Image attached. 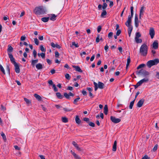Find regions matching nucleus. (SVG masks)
I'll return each mask as SVG.
<instances>
[{
	"mask_svg": "<svg viewBox=\"0 0 159 159\" xmlns=\"http://www.w3.org/2000/svg\"><path fill=\"white\" fill-rule=\"evenodd\" d=\"M47 11L43 6L36 7L34 10V13L37 15H42L46 13Z\"/></svg>",
	"mask_w": 159,
	"mask_h": 159,
	"instance_id": "1",
	"label": "nucleus"
},
{
	"mask_svg": "<svg viewBox=\"0 0 159 159\" xmlns=\"http://www.w3.org/2000/svg\"><path fill=\"white\" fill-rule=\"evenodd\" d=\"M148 47L146 44H142L139 50V52L141 55L144 57L146 56L148 53Z\"/></svg>",
	"mask_w": 159,
	"mask_h": 159,
	"instance_id": "2",
	"label": "nucleus"
},
{
	"mask_svg": "<svg viewBox=\"0 0 159 159\" xmlns=\"http://www.w3.org/2000/svg\"><path fill=\"white\" fill-rule=\"evenodd\" d=\"M133 9L134 7L133 6L130 7L131 15L128 16V20L125 23V25L128 27L132 26L131 25V19L133 15Z\"/></svg>",
	"mask_w": 159,
	"mask_h": 159,
	"instance_id": "3",
	"label": "nucleus"
},
{
	"mask_svg": "<svg viewBox=\"0 0 159 159\" xmlns=\"http://www.w3.org/2000/svg\"><path fill=\"white\" fill-rule=\"evenodd\" d=\"M159 63V59H155L154 60H151L148 61L147 65L149 67H151L152 66L156 65Z\"/></svg>",
	"mask_w": 159,
	"mask_h": 159,
	"instance_id": "4",
	"label": "nucleus"
},
{
	"mask_svg": "<svg viewBox=\"0 0 159 159\" xmlns=\"http://www.w3.org/2000/svg\"><path fill=\"white\" fill-rule=\"evenodd\" d=\"M138 73L144 77H146L150 74V73L149 72L143 69H141L139 70L138 72Z\"/></svg>",
	"mask_w": 159,
	"mask_h": 159,
	"instance_id": "5",
	"label": "nucleus"
},
{
	"mask_svg": "<svg viewBox=\"0 0 159 159\" xmlns=\"http://www.w3.org/2000/svg\"><path fill=\"white\" fill-rule=\"evenodd\" d=\"M72 144L79 151H83V149L82 148L79 147L78 145L74 141H73L72 142Z\"/></svg>",
	"mask_w": 159,
	"mask_h": 159,
	"instance_id": "6",
	"label": "nucleus"
},
{
	"mask_svg": "<svg viewBox=\"0 0 159 159\" xmlns=\"http://www.w3.org/2000/svg\"><path fill=\"white\" fill-rule=\"evenodd\" d=\"M111 120L114 123H117L121 121V120L119 118H116L115 117L111 116L110 117Z\"/></svg>",
	"mask_w": 159,
	"mask_h": 159,
	"instance_id": "7",
	"label": "nucleus"
},
{
	"mask_svg": "<svg viewBox=\"0 0 159 159\" xmlns=\"http://www.w3.org/2000/svg\"><path fill=\"white\" fill-rule=\"evenodd\" d=\"M149 34L151 38L153 39L155 35V32L154 29L153 28H150L149 30Z\"/></svg>",
	"mask_w": 159,
	"mask_h": 159,
	"instance_id": "8",
	"label": "nucleus"
},
{
	"mask_svg": "<svg viewBox=\"0 0 159 159\" xmlns=\"http://www.w3.org/2000/svg\"><path fill=\"white\" fill-rule=\"evenodd\" d=\"M158 47V41L157 40H155L152 44V48L154 49H157Z\"/></svg>",
	"mask_w": 159,
	"mask_h": 159,
	"instance_id": "9",
	"label": "nucleus"
},
{
	"mask_svg": "<svg viewBox=\"0 0 159 159\" xmlns=\"http://www.w3.org/2000/svg\"><path fill=\"white\" fill-rule=\"evenodd\" d=\"M10 59L11 62L14 65L17 63L15 61V60L12 54H9L8 55Z\"/></svg>",
	"mask_w": 159,
	"mask_h": 159,
	"instance_id": "10",
	"label": "nucleus"
},
{
	"mask_svg": "<svg viewBox=\"0 0 159 159\" xmlns=\"http://www.w3.org/2000/svg\"><path fill=\"white\" fill-rule=\"evenodd\" d=\"M14 66L15 72L17 73H19L20 72V70L19 65L16 63L14 64Z\"/></svg>",
	"mask_w": 159,
	"mask_h": 159,
	"instance_id": "11",
	"label": "nucleus"
},
{
	"mask_svg": "<svg viewBox=\"0 0 159 159\" xmlns=\"http://www.w3.org/2000/svg\"><path fill=\"white\" fill-rule=\"evenodd\" d=\"M144 99L143 98H142L138 102L137 104V106L138 107H141L143 105L144 102Z\"/></svg>",
	"mask_w": 159,
	"mask_h": 159,
	"instance_id": "12",
	"label": "nucleus"
},
{
	"mask_svg": "<svg viewBox=\"0 0 159 159\" xmlns=\"http://www.w3.org/2000/svg\"><path fill=\"white\" fill-rule=\"evenodd\" d=\"M134 23H135V26L137 28L139 26V19L138 18L136 15H135V19H134Z\"/></svg>",
	"mask_w": 159,
	"mask_h": 159,
	"instance_id": "13",
	"label": "nucleus"
},
{
	"mask_svg": "<svg viewBox=\"0 0 159 159\" xmlns=\"http://www.w3.org/2000/svg\"><path fill=\"white\" fill-rule=\"evenodd\" d=\"M51 45L52 47L54 48H56L59 49H60L61 48V47L57 43L55 44L53 42L51 43Z\"/></svg>",
	"mask_w": 159,
	"mask_h": 159,
	"instance_id": "14",
	"label": "nucleus"
},
{
	"mask_svg": "<svg viewBox=\"0 0 159 159\" xmlns=\"http://www.w3.org/2000/svg\"><path fill=\"white\" fill-rule=\"evenodd\" d=\"M8 48L7 50L8 55L9 54H12L11 52L13 51V48L11 46L8 45Z\"/></svg>",
	"mask_w": 159,
	"mask_h": 159,
	"instance_id": "15",
	"label": "nucleus"
},
{
	"mask_svg": "<svg viewBox=\"0 0 159 159\" xmlns=\"http://www.w3.org/2000/svg\"><path fill=\"white\" fill-rule=\"evenodd\" d=\"M98 86L99 88L101 89H103L104 86V84L101 82H98Z\"/></svg>",
	"mask_w": 159,
	"mask_h": 159,
	"instance_id": "16",
	"label": "nucleus"
},
{
	"mask_svg": "<svg viewBox=\"0 0 159 159\" xmlns=\"http://www.w3.org/2000/svg\"><path fill=\"white\" fill-rule=\"evenodd\" d=\"M73 67L75 69V70L76 71L82 72H83L82 70L80 69V67L78 66H73Z\"/></svg>",
	"mask_w": 159,
	"mask_h": 159,
	"instance_id": "17",
	"label": "nucleus"
},
{
	"mask_svg": "<svg viewBox=\"0 0 159 159\" xmlns=\"http://www.w3.org/2000/svg\"><path fill=\"white\" fill-rule=\"evenodd\" d=\"M116 146H117V142L116 141H115L114 142V144L113 145L112 147V151L115 152L116 150Z\"/></svg>",
	"mask_w": 159,
	"mask_h": 159,
	"instance_id": "18",
	"label": "nucleus"
},
{
	"mask_svg": "<svg viewBox=\"0 0 159 159\" xmlns=\"http://www.w3.org/2000/svg\"><path fill=\"white\" fill-rule=\"evenodd\" d=\"M99 38H100V34H98L97 35V37L96 38V42L97 43H99V41H100V40H101V41H103V39H102V37H101L100 38V39H99Z\"/></svg>",
	"mask_w": 159,
	"mask_h": 159,
	"instance_id": "19",
	"label": "nucleus"
},
{
	"mask_svg": "<svg viewBox=\"0 0 159 159\" xmlns=\"http://www.w3.org/2000/svg\"><path fill=\"white\" fill-rule=\"evenodd\" d=\"M57 97L59 99H62L63 96L59 92L57 93H56Z\"/></svg>",
	"mask_w": 159,
	"mask_h": 159,
	"instance_id": "20",
	"label": "nucleus"
},
{
	"mask_svg": "<svg viewBox=\"0 0 159 159\" xmlns=\"http://www.w3.org/2000/svg\"><path fill=\"white\" fill-rule=\"evenodd\" d=\"M34 96L39 101H41L42 100V98L39 95L37 94H34Z\"/></svg>",
	"mask_w": 159,
	"mask_h": 159,
	"instance_id": "21",
	"label": "nucleus"
},
{
	"mask_svg": "<svg viewBox=\"0 0 159 159\" xmlns=\"http://www.w3.org/2000/svg\"><path fill=\"white\" fill-rule=\"evenodd\" d=\"M128 27V33L129 36L130 37V36L131 33L133 30V26H131L129 27Z\"/></svg>",
	"mask_w": 159,
	"mask_h": 159,
	"instance_id": "22",
	"label": "nucleus"
},
{
	"mask_svg": "<svg viewBox=\"0 0 159 159\" xmlns=\"http://www.w3.org/2000/svg\"><path fill=\"white\" fill-rule=\"evenodd\" d=\"M108 109L107 106V105H105L104 108V112L105 115H107V114Z\"/></svg>",
	"mask_w": 159,
	"mask_h": 159,
	"instance_id": "23",
	"label": "nucleus"
},
{
	"mask_svg": "<svg viewBox=\"0 0 159 159\" xmlns=\"http://www.w3.org/2000/svg\"><path fill=\"white\" fill-rule=\"evenodd\" d=\"M36 67L37 69L40 70L43 68V66L41 64L39 63L36 65Z\"/></svg>",
	"mask_w": 159,
	"mask_h": 159,
	"instance_id": "24",
	"label": "nucleus"
},
{
	"mask_svg": "<svg viewBox=\"0 0 159 159\" xmlns=\"http://www.w3.org/2000/svg\"><path fill=\"white\" fill-rule=\"evenodd\" d=\"M130 62V57L129 56L127 58V64L126 65V70H127V69L128 68V67L129 65Z\"/></svg>",
	"mask_w": 159,
	"mask_h": 159,
	"instance_id": "25",
	"label": "nucleus"
},
{
	"mask_svg": "<svg viewBox=\"0 0 159 159\" xmlns=\"http://www.w3.org/2000/svg\"><path fill=\"white\" fill-rule=\"evenodd\" d=\"M75 120L76 122L78 124H80L81 123V120L78 116H76Z\"/></svg>",
	"mask_w": 159,
	"mask_h": 159,
	"instance_id": "26",
	"label": "nucleus"
},
{
	"mask_svg": "<svg viewBox=\"0 0 159 159\" xmlns=\"http://www.w3.org/2000/svg\"><path fill=\"white\" fill-rule=\"evenodd\" d=\"M49 19V17H44L42 18L41 20L43 22H46L48 21Z\"/></svg>",
	"mask_w": 159,
	"mask_h": 159,
	"instance_id": "27",
	"label": "nucleus"
},
{
	"mask_svg": "<svg viewBox=\"0 0 159 159\" xmlns=\"http://www.w3.org/2000/svg\"><path fill=\"white\" fill-rule=\"evenodd\" d=\"M24 100L26 102L28 106L30 104H31V101L29 100L28 99L26 98H24Z\"/></svg>",
	"mask_w": 159,
	"mask_h": 159,
	"instance_id": "28",
	"label": "nucleus"
},
{
	"mask_svg": "<svg viewBox=\"0 0 159 159\" xmlns=\"http://www.w3.org/2000/svg\"><path fill=\"white\" fill-rule=\"evenodd\" d=\"M51 17L50 18V19L52 21H55L56 20V17L57 16H56L54 14H51Z\"/></svg>",
	"mask_w": 159,
	"mask_h": 159,
	"instance_id": "29",
	"label": "nucleus"
},
{
	"mask_svg": "<svg viewBox=\"0 0 159 159\" xmlns=\"http://www.w3.org/2000/svg\"><path fill=\"white\" fill-rule=\"evenodd\" d=\"M107 12L105 10H103L101 14V17L102 18L105 17L104 16L106 15Z\"/></svg>",
	"mask_w": 159,
	"mask_h": 159,
	"instance_id": "30",
	"label": "nucleus"
},
{
	"mask_svg": "<svg viewBox=\"0 0 159 159\" xmlns=\"http://www.w3.org/2000/svg\"><path fill=\"white\" fill-rule=\"evenodd\" d=\"M38 61V59H37L34 60H33L31 62V65L33 67H34L35 64L37 63Z\"/></svg>",
	"mask_w": 159,
	"mask_h": 159,
	"instance_id": "31",
	"label": "nucleus"
},
{
	"mask_svg": "<svg viewBox=\"0 0 159 159\" xmlns=\"http://www.w3.org/2000/svg\"><path fill=\"white\" fill-rule=\"evenodd\" d=\"M135 39L136 43H140L142 42V40L141 39H139V38H135Z\"/></svg>",
	"mask_w": 159,
	"mask_h": 159,
	"instance_id": "32",
	"label": "nucleus"
},
{
	"mask_svg": "<svg viewBox=\"0 0 159 159\" xmlns=\"http://www.w3.org/2000/svg\"><path fill=\"white\" fill-rule=\"evenodd\" d=\"M141 81L142 82V83H146L148 81L149 79L147 77L146 78H144V79L141 80Z\"/></svg>",
	"mask_w": 159,
	"mask_h": 159,
	"instance_id": "33",
	"label": "nucleus"
},
{
	"mask_svg": "<svg viewBox=\"0 0 159 159\" xmlns=\"http://www.w3.org/2000/svg\"><path fill=\"white\" fill-rule=\"evenodd\" d=\"M62 121L63 122L67 123L68 121L67 118L66 117H62L61 118Z\"/></svg>",
	"mask_w": 159,
	"mask_h": 159,
	"instance_id": "34",
	"label": "nucleus"
},
{
	"mask_svg": "<svg viewBox=\"0 0 159 159\" xmlns=\"http://www.w3.org/2000/svg\"><path fill=\"white\" fill-rule=\"evenodd\" d=\"M135 100V99H134L133 101L131 102L130 103L129 106V108L130 109H132V108L134 104Z\"/></svg>",
	"mask_w": 159,
	"mask_h": 159,
	"instance_id": "35",
	"label": "nucleus"
},
{
	"mask_svg": "<svg viewBox=\"0 0 159 159\" xmlns=\"http://www.w3.org/2000/svg\"><path fill=\"white\" fill-rule=\"evenodd\" d=\"M80 99V97L78 96V97L75 99L73 101V103L75 104H77V102L79 101V100Z\"/></svg>",
	"mask_w": 159,
	"mask_h": 159,
	"instance_id": "36",
	"label": "nucleus"
},
{
	"mask_svg": "<svg viewBox=\"0 0 159 159\" xmlns=\"http://www.w3.org/2000/svg\"><path fill=\"white\" fill-rule=\"evenodd\" d=\"M64 97L67 99H70L69 94H67L66 93H64Z\"/></svg>",
	"mask_w": 159,
	"mask_h": 159,
	"instance_id": "37",
	"label": "nucleus"
},
{
	"mask_svg": "<svg viewBox=\"0 0 159 159\" xmlns=\"http://www.w3.org/2000/svg\"><path fill=\"white\" fill-rule=\"evenodd\" d=\"M145 66V65L144 64H142L139 65L137 67L138 70L144 67Z\"/></svg>",
	"mask_w": 159,
	"mask_h": 159,
	"instance_id": "38",
	"label": "nucleus"
},
{
	"mask_svg": "<svg viewBox=\"0 0 159 159\" xmlns=\"http://www.w3.org/2000/svg\"><path fill=\"white\" fill-rule=\"evenodd\" d=\"M0 70L4 75L5 74L4 69L1 65H0Z\"/></svg>",
	"mask_w": 159,
	"mask_h": 159,
	"instance_id": "39",
	"label": "nucleus"
},
{
	"mask_svg": "<svg viewBox=\"0 0 159 159\" xmlns=\"http://www.w3.org/2000/svg\"><path fill=\"white\" fill-rule=\"evenodd\" d=\"M1 135L3 139L4 140H6V135H5V134H4V133L3 132H2L1 133Z\"/></svg>",
	"mask_w": 159,
	"mask_h": 159,
	"instance_id": "40",
	"label": "nucleus"
},
{
	"mask_svg": "<svg viewBox=\"0 0 159 159\" xmlns=\"http://www.w3.org/2000/svg\"><path fill=\"white\" fill-rule=\"evenodd\" d=\"M144 7H141L140 10L139 14H142L143 15V13L144 12Z\"/></svg>",
	"mask_w": 159,
	"mask_h": 159,
	"instance_id": "41",
	"label": "nucleus"
},
{
	"mask_svg": "<svg viewBox=\"0 0 159 159\" xmlns=\"http://www.w3.org/2000/svg\"><path fill=\"white\" fill-rule=\"evenodd\" d=\"M73 155L76 159H80V157H79L75 152L73 154Z\"/></svg>",
	"mask_w": 159,
	"mask_h": 159,
	"instance_id": "42",
	"label": "nucleus"
},
{
	"mask_svg": "<svg viewBox=\"0 0 159 159\" xmlns=\"http://www.w3.org/2000/svg\"><path fill=\"white\" fill-rule=\"evenodd\" d=\"M73 155L76 159H80V157H79L75 152L73 154Z\"/></svg>",
	"mask_w": 159,
	"mask_h": 159,
	"instance_id": "43",
	"label": "nucleus"
},
{
	"mask_svg": "<svg viewBox=\"0 0 159 159\" xmlns=\"http://www.w3.org/2000/svg\"><path fill=\"white\" fill-rule=\"evenodd\" d=\"M40 49L42 52H45L46 51V49L44 48L43 46L42 45L40 46Z\"/></svg>",
	"mask_w": 159,
	"mask_h": 159,
	"instance_id": "44",
	"label": "nucleus"
},
{
	"mask_svg": "<svg viewBox=\"0 0 159 159\" xmlns=\"http://www.w3.org/2000/svg\"><path fill=\"white\" fill-rule=\"evenodd\" d=\"M63 109L66 112L70 111H72L73 110V109H69V108H63Z\"/></svg>",
	"mask_w": 159,
	"mask_h": 159,
	"instance_id": "45",
	"label": "nucleus"
},
{
	"mask_svg": "<svg viewBox=\"0 0 159 159\" xmlns=\"http://www.w3.org/2000/svg\"><path fill=\"white\" fill-rule=\"evenodd\" d=\"M89 125L91 127H94L95 126L94 123L92 122H88Z\"/></svg>",
	"mask_w": 159,
	"mask_h": 159,
	"instance_id": "46",
	"label": "nucleus"
},
{
	"mask_svg": "<svg viewBox=\"0 0 159 159\" xmlns=\"http://www.w3.org/2000/svg\"><path fill=\"white\" fill-rule=\"evenodd\" d=\"M33 54L34 56V58H36L37 57V52L35 50H34L33 51Z\"/></svg>",
	"mask_w": 159,
	"mask_h": 159,
	"instance_id": "47",
	"label": "nucleus"
},
{
	"mask_svg": "<svg viewBox=\"0 0 159 159\" xmlns=\"http://www.w3.org/2000/svg\"><path fill=\"white\" fill-rule=\"evenodd\" d=\"M113 35V33L112 32H110L108 34V37L109 39H111L112 38V37Z\"/></svg>",
	"mask_w": 159,
	"mask_h": 159,
	"instance_id": "48",
	"label": "nucleus"
},
{
	"mask_svg": "<svg viewBox=\"0 0 159 159\" xmlns=\"http://www.w3.org/2000/svg\"><path fill=\"white\" fill-rule=\"evenodd\" d=\"M141 36V34L139 32H137L136 34V36L135 38H139Z\"/></svg>",
	"mask_w": 159,
	"mask_h": 159,
	"instance_id": "49",
	"label": "nucleus"
},
{
	"mask_svg": "<svg viewBox=\"0 0 159 159\" xmlns=\"http://www.w3.org/2000/svg\"><path fill=\"white\" fill-rule=\"evenodd\" d=\"M107 3L105 2H104L103 3V6H102V8L103 10H105L106 8H107Z\"/></svg>",
	"mask_w": 159,
	"mask_h": 159,
	"instance_id": "50",
	"label": "nucleus"
},
{
	"mask_svg": "<svg viewBox=\"0 0 159 159\" xmlns=\"http://www.w3.org/2000/svg\"><path fill=\"white\" fill-rule=\"evenodd\" d=\"M157 148L158 145L157 144H156L154 146L153 148V151L154 152H155V151H156L157 149Z\"/></svg>",
	"mask_w": 159,
	"mask_h": 159,
	"instance_id": "51",
	"label": "nucleus"
},
{
	"mask_svg": "<svg viewBox=\"0 0 159 159\" xmlns=\"http://www.w3.org/2000/svg\"><path fill=\"white\" fill-rule=\"evenodd\" d=\"M52 88L54 89V91L55 92H57L58 91V89L57 88L56 85L55 84H52Z\"/></svg>",
	"mask_w": 159,
	"mask_h": 159,
	"instance_id": "52",
	"label": "nucleus"
},
{
	"mask_svg": "<svg viewBox=\"0 0 159 159\" xmlns=\"http://www.w3.org/2000/svg\"><path fill=\"white\" fill-rule=\"evenodd\" d=\"M55 57L56 58L58 57L59 56V52L57 51H56L55 52Z\"/></svg>",
	"mask_w": 159,
	"mask_h": 159,
	"instance_id": "53",
	"label": "nucleus"
},
{
	"mask_svg": "<svg viewBox=\"0 0 159 159\" xmlns=\"http://www.w3.org/2000/svg\"><path fill=\"white\" fill-rule=\"evenodd\" d=\"M65 76L66 78L68 80H69L70 78V77L68 74H66Z\"/></svg>",
	"mask_w": 159,
	"mask_h": 159,
	"instance_id": "54",
	"label": "nucleus"
},
{
	"mask_svg": "<svg viewBox=\"0 0 159 159\" xmlns=\"http://www.w3.org/2000/svg\"><path fill=\"white\" fill-rule=\"evenodd\" d=\"M34 41L35 43L37 45H38L39 44V41L37 38L34 39Z\"/></svg>",
	"mask_w": 159,
	"mask_h": 159,
	"instance_id": "55",
	"label": "nucleus"
},
{
	"mask_svg": "<svg viewBox=\"0 0 159 159\" xmlns=\"http://www.w3.org/2000/svg\"><path fill=\"white\" fill-rule=\"evenodd\" d=\"M1 109L3 111H5L6 110V108L5 107H4L2 105H1Z\"/></svg>",
	"mask_w": 159,
	"mask_h": 159,
	"instance_id": "56",
	"label": "nucleus"
},
{
	"mask_svg": "<svg viewBox=\"0 0 159 159\" xmlns=\"http://www.w3.org/2000/svg\"><path fill=\"white\" fill-rule=\"evenodd\" d=\"M101 29H102V27L100 25H99L98 27L97 31L98 33H99L100 32V31L101 30Z\"/></svg>",
	"mask_w": 159,
	"mask_h": 159,
	"instance_id": "57",
	"label": "nucleus"
},
{
	"mask_svg": "<svg viewBox=\"0 0 159 159\" xmlns=\"http://www.w3.org/2000/svg\"><path fill=\"white\" fill-rule=\"evenodd\" d=\"M7 70L9 75H10V69L9 66H7Z\"/></svg>",
	"mask_w": 159,
	"mask_h": 159,
	"instance_id": "58",
	"label": "nucleus"
},
{
	"mask_svg": "<svg viewBox=\"0 0 159 159\" xmlns=\"http://www.w3.org/2000/svg\"><path fill=\"white\" fill-rule=\"evenodd\" d=\"M26 37L25 36H21L20 38V40L21 41H24L26 39Z\"/></svg>",
	"mask_w": 159,
	"mask_h": 159,
	"instance_id": "59",
	"label": "nucleus"
},
{
	"mask_svg": "<svg viewBox=\"0 0 159 159\" xmlns=\"http://www.w3.org/2000/svg\"><path fill=\"white\" fill-rule=\"evenodd\" d=\"M46 60L47 62L49 65H50L52 64V61L51 60L47 59Z\"/></svg>",
	"mask_w": 159,
	"mask_h": 159,
	"instance_id": "60",
	"label": "nucleus"
},
{
	"mask_svg": "<svg viewBox=\"0 0 159 159\" xmlns=\"http://www.w3.org/2000/svg\"><path fill=\"white\" fill-rule=\"evenodd\" d=\"M150 157H148L147 155H145L141 159H149Z\"/></svg>",
	"mask_w": 159,
	"mask_h": 159,
	"instance_id": "61",
	"label": "nucleus"
},
{
	"mask_svg": "<svg viewBox=\"0 0 159 159\" xmlns=\"http://www.w3.org/2000/svg\"><path fill=\"white\" fill-rule=\"evenodd\" d=\"M121 30H117L116 33V34L118 36L121 33Z\"/></svg>",
	"mask_w": 159,
	"mask_h": 159,
	"instance_id": "62",
	"label": "nucleus"
},
{
	"mask_svg": "<svg viewBox=\"0 0 159 159\" xmlns=\"http://www.w3.org/2000/svg\"><path fill=\"white\" fill-rule=\"evenodd\" d=\"M72 44L73 45L75 46L76 47L78 48L79 47L77 44H76L75 42H72Z\"/></svg>",
	"mask_w": 159,
	"mask_h": 159,
	"instance_id": "63",
	"label": "nucleus"
},
{
	"mask_svg": "<svg viewBox=\"0 0 159 159\" xmlns=\"http://www.w3.org/2000/svg\"><path fill=\"white\" fill-rule=\"evenodd\" d=\"M82 94L84 96H85L87 95V92L85 90H83L82 91Z\"/></svg>",
	"mask_w": 159,
	"mask_h": 159,
	"instance_id": "64",
	"label": "nucleus"
}]
</instances>
